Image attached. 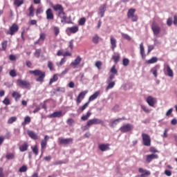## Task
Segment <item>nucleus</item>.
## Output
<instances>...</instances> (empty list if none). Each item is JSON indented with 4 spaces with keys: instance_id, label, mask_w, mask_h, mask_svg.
<instances>
[{
    "instance_id": "4c0bfd02",
    "label": "nucleus",
    "mask_w": 177,
    "mask_h": 177,
    "mask_svg": "<svg viewBox=\"0 0 177 177\" xmlns=\"http://www.w3.org/2000/svg\"><path fill=\"white\" fill-rule=\"evenodd\" d=\"M91 114L92 113H91V111H88L86 113V115H84L82 116L81 120L82 121H86V120H88L89 118V117H91Z\"/></svg>"
},
{
    "instance_id": "473e14b6",
    "label": "nucleus",
    "mask_w": 177,
    "mask_h": 177,
    "mask_svg": "<svg viewBox=\"0 0 177 177\" xmlns=\"http://www.w3.org/2000/svg\"><path fill=\"white\" fill-rule=\"evenodd\" d=\"M59 80V75L57 74H54L53 77L50 80L49 84L52 85L53 82H56Z\"/></svg>"
},
{
    "instance_id": "2f4dec72",
    "label": "nucleus",
    "mask_w": 177,
    "mask_h": 177,
    "mask_svg": "<svg viewBox=\"0 0 177 177\" xmlns=\"http://www.w3.org/2000/svg\"><path fill=\"white\" fill-rule=\"evenodd\" d=\"M31 150H32V153L35 154V156H38V154H39V150L38 149L37 145L31 147Z\"/></svg>"
},
{
    "instance_id": "680f3d73",
    "label": "nucleus",
    "mask_w": 177,
    "mask_h": 177,
    "mask_svg": "<svg viewBox=\"0 0 177 177\" xmlns=\"http://www.w3.org/2000/svg\"><path fill=\"white\" fill-rule=\"evenodd\" d=\"M149 151L151 153H158V150L157 149H156V147H150Z\"/></svg>"
},
{
    "instance_id": "338daca9",
    "label": "nucleus",
    "mask_w": 177,
    "mask_h": 177,
    "mask_svg": "<svg viewBox=\"0 0 177 177\" xmlns=\"http://www.w3.org/2000/svg\"><path fill=\"white\" fill-rule=\"evenodd\" d=\"M153 49H154V46H153V45L148 46L147 55H149L150 53V52H151V50H153Z\"/></svg>"
},
{
    "instance_id": "6e6552de",
    "label": "nucleus",
    "mask_w": 177,
    "mask_h": 177,
    "mask_svg": "<svg viewBox=\"0 0 177 177\" xmlns=\"http://www.w3.org/2000/svg\"><path fill=\"white\" fill-rule=\"evenodd\" d=\"M19 31V25L17 24H13L7 31L6 34L8 35H15L16 32Z\"/></svg>"
},
{
    "instance_id": "bb28decb",
    "label": "nucleus",
    "mask_w": 177,
    "mask_h": 177,
    "mask_svg": "<svg viewBox=\"0 0 177 177\" xmlns=\"http://www.w3.org/2000/svg\"><path fill=\"white\" fill-rule=\"evenodd\" d=\"M165 70H166L167 75H168V77H170L171 78L174 77V71L171 69V66H169V65H167Z\"/></svg>"
},
{
    "instance_id": "1a4fd4ad",
    "label": "nucleus",
    "mask_w": 177,
    "mask_h": 177,
    "mask_svg": "<svg viewBox=\"0 0 177 177\" xmlns=\"http://www.w3.org/2000/svg\"><path fill=\"white\" fill-rule=\"evenodd\" d=\"M132 129H133V126L129 123L126 124L120 128V132H122V133H126V132H130V131H132Z\"/></svg>"
},
{
    "instance_id": "aec40b11",
    "label": "nucleus",
    "mask_w": 177,
    "mask_h": 177,
    "mask_svg": "<svg viewBox=\"0 0 177 177\" xmlns=\"http://www.w3.org/2000/svg\"><path fill=\"white\" fill-rule=\"evenodd\" d=\"M82 60V58H81L80 56H77L76 59L74 60V62L71 63V66H72V67H74V68H75V67H77V66H78V64L81 63Z\"/></svg>"
},
{
    "instance_id": "0e129e2a",
    "label": "nucleus",
    "mask_w": 177,
    "mask_h": 177,
    "mask_svg": "<svg viewBox=\"0 0 177 177\" xmlns=\"http://www.w3.org/2000/svg\"><path fill=\"white\" fill-rule=\"evenodd\" d=\"M34 55H35V57H39V56H41V50H36Z\"/></svg>"
},
{
    "instance_id": "6ab92c4d",
    "label": "nucleus",
    "mask_w": 177,
    "mask_h": 177,
    "mask_svg": "<svg viewBox=\"0 0 177 177\" xmlns=\"http://www.w3.org/2000/svg\"><path fill=\"white\" fill-rule=\"evenodd\" d=\"M98 149L101 151H107V150H110V144H100Z\"/></svg>"
},
{
    "instance_id": "864d4df0",
    "label": "nucleus",
    "mask_w": 177,
    "mask_h": 177,
    "mask_svg": "<svg viewBox=\"0 0 177 177\" xmlns=\"http://www.w3.org/2000/svg\"><path fill=\"white\" fill-rule=\"evenodd\" d=\"M122 38L127 39V41H131V37L126 33H121Z\"/></svg>"
},
{
    "instance_id": "c756f323",
    "label": "nucleus",
    "mask_w": 177,
    "mask_h": 177,
    "mask_svg": "<svg viewBox=\"0 0 177 177\" xmlns=\"http://www.w3.org/2000/svg\"><path fill=\"white\" fill-rule=\"evenodd\" d=\"M158 62V58L156 57H153L151 59L147 60V64H154V63H157Z\"/></svg>"
},
{
    "instance_id": "412c9836",
    "label": "nucleus",
    "mask_w": 177,
    "mask_h": 177,
    "mask_svg": "<svg viewBox=\"0 0 177 177\" xmlns=\"http://www.w3.org/2000/svg\"><path fill=\"white\" fill-rule=\"evenodd\" d=\"M19 151L22 153L28 150V142H25L19 147Z\"/></svg>"
},
{
    "instance_id": "7ed1b4c3",
    "label": "nucleus",
    "mask_w": 177,
    "mask_h": 177,
    "mask_svg": "<svg viewBox=\"0 0 177 177\" xmlns=\"http://www.w3.org/2000/svg\"><path fill=\"white\" fill-rule=\"evenodd\" d=\"M30 74H34L35 77H38L36 79L37 82H44L46 73L41 70L29 71Z\"/></svg>"
},
{
    "instance_id": "58836bf2",
    "label": "nucleus",
    "mask_w": 177,
    "mask_h": 177,
    "mask_svg": "<svg viewBox=\"0 0 177 177\" xmlns=\"http://www.w3.org/2000/svg\"><path fill=\"white\" fill-rule=\"evenodd\" d=\"M115 85V82H111L109 83L108 86L106 88V91H109V89H113Z\"/></svg>"
},
{
    "instance_id": "f8f14e48",
    "label": "nucleus",
    "mask_w": 177,
    "mask_h": 177,
    "mask_svg": "<svg viewBox=\"0 0 177 177\" xmlns=\"http://www.w3.org/2000/svg\"><path fill=\"white\" fill-rule=\"evenodd\" d=\"M88 93V91H84L79 93L78 96L76 98L77 104H80L82 102L83 99H85V96Z\"/></svg>"
},
{
    "instance_id": "cd10ccee",
    "label": "nucleus",
    "mask_w": 177,
    "mask_h": 177,
    "mask_svg": "<svg viewBox=\"0 0 177 177\" xmlns=\"http://www.w3.org/2000/svg\"><path fill=\"white\" fill-rule=\"evenodd\" d=\"M28 135L29 138H31V139H33V140H38V135H37V133L32 131H28Z\"/></svg>"
},
{
    "instance_id": "37998d69",
    "label": "nucleus",
    "mask_w": 177,
    "mask_h": 177,
    "mask_svg": "<svg viewBox=\"0 0 177 177\" xmlns=\"http://www.w3.org/2000/svg\"><path fill=\"white\" fill-rule=\"evenodd\" d=\"M55 92H61L62 93H64L66 92V88L64 87H57L55 89Z\"/></svg>"
},
{
    "instance_id": "393cba45",
    "label": "nucleus",
    "mask_w": 177,
    "mask_h": 177,
    "mask_svg": "<svg viewBox=\"0 0 177 177\" xmlns=\"http://www.w3.org/2000/svg\"><path fill=\"white\" fill-rule=\"evenodd\" d=\"M106 6H107V4H102V6H100V8H99L100 12H99V14L101 15V17H104V12H106Z\"/></svg>"
},
{
    "instance_id": "9d476101",
    "label": "nucleus",
    "mask_w": 177,
    "mask_h": 177,
    "mask_svg": "<svg viewBox=\"0 0 177 177\" xmlns=\"http://www.w3.org/2000/svg\"><path fill=\"white\" fill-rule=\"evenodd\" d=\"M48 140H49V136H45L44 139H43L41 142V154H44V152L46 149V146L48 145Z\"/></svg>"
},
{
    "instance_id": "603ef678",
    "label": "nucleus",
    "mask_w": 177,
    "mask_h": 177,
    "mask_svg": "<svg viewBox=\"0 0 177 177\" xmlns=\"http://www.w3.org/2000/svg\"><path fill=\"white\" fill-rule=\"evenodd\" d=\"M122 63H123V66H124V67H127V66L129 65V59L127 58H124L122 60Z\"/></svg>"
},
{
    "instance_id": "69168bd1",
    "label": "nucleus",
    "mask_w": 177,
    "mask_h": 177,
    "mask_svg": "<svg viewBox=\"0 0 177 177\" xmlns=\"http://www.w3.org/2000/svg\"><path fill=\"white\" fill-rule=\"evenodd\" d=\"M10 75L11 77H16V76L17 75V74H16V71H15V69L11 70V71H10Z\"/></svg>"
},
{
    "instance_id": "e433bc0d",
    "label": "nucleus",
    "mask_w": 177,
    "mask_h": 177,
    "mask_svg": "<svg viewBox=\"0 0 177 177\" xmlns=\"http://www.w3.org/2000/svg\"><path fill=\"white\" fill-rule=\"evenodd\" d=\"M93 44H99L100 41H102V39L97 35H95L92 39Z\"/></svg>"
},
{
    "instance_id": "774afa93",
    "label": "nucleus",
    "mask_w": 177,
    "mask_h": 177,
    "mask_svg": "<svg viewBox=\"0 0 177 177\" xmlns=\"http://www.w3.org/2000/svg\"><path fill=\"white\" fill-rule=\"evenodd\" d=\"M165 175H166L167 176H171L172 175V171H171L170 170L166 169L165 171Z\"/></svg>"
},
{
    "instance_id": "c85d7f7f",
    "label": "nucleus",
    "mask_w": 177,
    "mask_h": 177,
    "mask_svg": "<svg viewBox=\"0 0 177 177\" xmlns=\"http://www.w3.org/2000/svg\"><path fill=\"white\" fill-rule=\"evenodd\" d=\"M31 122V118L30 116H26L24 118V121L21 123L22 127H26V125Z\"/></svg>"
},
{
    "instance_id": "c03bdc74",
    "label": "nucleus",
    "mask_w": 177,
    "mask_h": 177,
    "mask_svg": "<svg viewBox=\"0 0 177 177\" xmlns=\"http://www.w3.org/2000/svg\"><path fill=\"white\" fill-rule=\"evenodd\" d=\"M95 67H97V68L98 70H102V66H103V64L102 63V62L100 61H97L95 62Z\"/></svg>"
},
{
    "instance_id": "20e7f679",
    "label": "nucleus",
    "mask_w": 177,
    "mask_h": 177,
    "mask_svg": "<svg viewBox=\"0 0 177 177\" xmlns=\"http://www.w3.org/2000/svg\"><path fill=\"white\" fill-rule=\"evenodd\" d=\"M74 142V139L69 138H58V143L62 146H68L69 145H73Z\"/></svg>"
},
{
    "instance_id": "09e8293b",
    "label": "nucleus",
    "mask_w": 177,
    "mask_h": 177,
    "mask_svg": "<svg viewBox=\"0 0 177 177\" xmlns=\"http://www.w3.org/2000/svg\"><path fill=\"white\" fill-rule=\"evenodd\" d=\"M46 38V33H41L38 41H44Z\"/></svg>"
},
{
    "instance_id": "13d9d810",
    "label": "nucleus",
    "mask_w": 177,
    "mask_h": 177,
    "mask_svg": "<svg viewBox=\"0 0 177 177\" xmlns=\"http://www.w3.org/2000/svg\"><path fill=\"white\" fill-rule=\"evenodd\" d=\"M66 124H68L69 127H73V124H74V120L73 118L68 119Z\"/></svg>"
},
{
    "instance_id": "c9c22d12",
    "label": "nucleus",
    "mask_w": 177,
    "mask_h": 177,
    "mask_svg": "<svg viewBox=\"0 0 177 177\" xmlns=\"http://www.w3.org/2000/svg\"><path fill=\"white\" fill-rule=\"evenodd\" d=\"M23 3H24V0H14V5H15L17 8H20Z\"/></svg>"
},
{
    "instance_id": "052dcab7",
    "label": "nucleus",
    "mask_w": 177,
    "mask_h": 177,
    "mask_svg": "<svg viewBox=\"0 0 177 177\" xmlns=\"http://www.w3.org/2000/svg\"><path fill=\"white\" fill-rule=\"evenodd\" d=\"M41 13H44V9H42V7L38 8L36 10L37 16H38V15H41Z\"/></svg>"
},
{
    "instance_id": "ddd939ff",
    "label": "nucleus",
    "mask_w": 177,
    "mask_h": 177,
    "mask_svg": "<svg viewBox=\"0 0 177 177\" xmlns=\"http://www.w3.org/2000/svg\"><path fill=\"white\" fill-rule=\"evenodd\" d=\"M138 172H140V177H147V176H150V175H151V172L147 169H145L142 167H140L138 169Z\"/></svg>"
},
{
    "instance_id": "4be33fe9",
    "label": "nucleus",
    "mask_w": 177,
    "mask_h": 177,
    "mask_svg": "<svg viewBox=\"0 0 177 177\" xmlns=\"http://www.w3.org/2000/svg\"><path fill=\"white\" fill-rule=\"evenodd\" d=\"M110 41H111V48L113 52H114L115 49L117 48V39H115V38L111 36Z\"/></svg>"
},
{
    "instance_id": "dca6fc26",
    "label": "nucleus",
    "mask_w": 177,
    "mask_h": 177,
    "mask_svg": "<svg viewBox=\"0 0 177 177\" xmlns=\"http://www.w3.org/2000/svg\"><path fill=\"white\" fill-rule=\"evenodd\" d=\"M157 158H158V155L152 153L150 155H147L146 161L147 162L150 163L151 161H153V160H156Z\"/></svg>"
},
{
    "instance_id": "7c9ffc66",
    "label": "nucleus",
    "mask_w": 177,
    "mask_h": 177,
    "mask_svg": "<svg viewBox=\"0 0 177 177\" xmlns=\"http://www.w3.org/2000/svg\"><path fill=\"white\" fill-rule=\"evenodd\" d=\"M68 30L72 34H75V32H78V30H80V28H78V26H75L71 28H68Z\"/></svg>"
},
{
    "instance_id": "4468645a",
    "label": "nucleus",
    "mask_w": 177,
    "mask_h": 177,
    "mask_svg": "<svg viewBox=\"0 0 177 177\" xmlns=\"http://www.w3.org/2000/svg\"><path fill=\"white\" fill-rule=\"evenodd\" d=\"M147 102L151 107H154L155 104L157 103V100L152 96H148L147 97Z\"/></svg>"
},
{
    "instance_id": "bf43d9fd",
    "label": "nucleus",
    "mask_w": 177,
    "mask_h": 177,
    "mask_svg": "<svg viewBox=\"0 0 177 177\" xmlns=\"http://www.w3.org/2000/svg\"><path fill=\"white\" fill-rule=\"evenodd\" d=\"M141 109L145 111V113H150V109H149L145 105H141Z\"/></svg>"
},
{
    "instance_id": "72a5a7b5",
    "label": "nucleus",
    "mask_w": 177,
    "mask_h": 177,
    "mask_svg": "<svg viewBox=\"0 0 177 177\" xmlns=\"http://www.w3.org/2000/svg\"><path fill=\"white\" fill-rule=\"evenodd\" d=\"M15 152L13 153H7L6 155V160H15Z\"/></svg>"
},
{
    "instance_id": "b1692460",
    "label": "nucleus",
    "mask_w": 177,
    "mask_h": 177,
    "mask_svg": "<svg viewBox=\"0 0 177 177\" xmlns=\"http://www.w3.org/2000/svg\"><path fill=\"white\" fill-rule=\"evenodd\" d=\"M140 53L142 60H146V54H145V46H143V43L140 44Z\"/></svg>"
},
{
    "instance_id": "4d7b16f0",
    "label": "nucleus",
    "mask_w": 177,
    "mask_h": 177,
    "mask_svg": "<svg viewBox=\"0 0 177 177\" xmlns=\"http://www.w3.org/2000/svg\"><path fill=\"white\" fill-rule=\"evenodd\" d=\"M3 104H6V106H9V104H10V100H9V98H8V97H6L3 100Z\"/></svg>"
},
{
    "instance_id": "a18cd8bd",
    "label": "nucleus",
    "mask_w": 177,
    "mask_h": 177,
    "mask_svg": "<svg viewBox=\"0 0 177 177\" xmlns=\"http://www.w3.org/2000/svg\"><path fill=\"white\" fill-rule=\"evenodd\" d=\"M6 48H8V41H4L1 43V50H6Z\"/></svg>"
},
{
    "instance_id": "5701e85b",
    "label": "nucleus",
    "mask_w": 177,
    "mask_h": 177,
    "mask_svg": "<svg viewBox=\"0 0 177 177\" xmlns=\"http://www.w3.org/2000/svg\"><path fill=\"white\" fill-rule=\"evenodd\" d=\"M160 65L157 64L151 69V73H152L155 78H157V75H158L157 73L158 72V70H160Z\"/></svg>"
},
{
    "instance_id": "e2e57ef3",
    "label": "nucleus",
    "mask_w": 177,
    "mask_h": 177,
    "mask_svg": "<svg viewBox=\"0 0 177 177\" xmlns=\"http://www.w3.org/2000/svg\"><path fill=\"white\" fill-rule=\"evenodd\" d=\"M111 73L112 74H117V73H118V71L115 69V66H112V68H111Z\"/></svg>"
},
{
    "instance_id": "ea45409f",
    "label": "nucleus",
    "mask_w": 177,
    "mask_h": 177,
    "mask_svg": "<svg viewBox=\"0 0 177 177\" xmlns=\"http://www.w3.org/2000/svg\"><path fill=\"white\" fill-rule=\"evenodd\" d=\"M16 121H17V117L12 116L8 119V124H13V122H16Z\"/></svg>"
},
{
    "instance_id": "a211bd4d",
    "label": "nucleus",
    "mask_w": 177,
    "mask_h": 177,
    "mask_svg": "<svg viewBox=\"0 0 177 177\" xmlns=\"http://www.w3.org/2000/svg\"><path fill=\"white\" fill-rule=\"evenodd\" d=\"M62 115H64V114H63V112H62V111H55V112H53V113H51L50 115V118H60V117H62Z\"/></svg>"
},
{
    "instance_id": "f257e3e1",
    "label": "nucleus",
    "mask_w": 177,
    "mask_h": 177,
    "mask_svg": "<svg viewBox=\"0 0 177 177\" xmlns=\"http://www.w3.org/2000/svg\"><path fill=\"white\" fill-rule=\"evenodd\" d=\"M53 9L56 12V15L57 17L61 19V23L66 24V20H67V15L64 12V8L61 4H56L53 6Z\"/></svg>"
},
{
    "instance_id": "8fccbe9b",
    "label": "nucleus",
    "mask_w": 177,
    "mask_h": 177,
    "mask_svg": "<svg viewBox=\"0 0 177 177\" xmlns=\"http://www.w3.org/2000/svg\"><path fill=\"white\" fill-rule=\"evenodd\" d=\"M66 62V57H64L62 59H61V61L59 62H57L56 65L59 67L60 66H62V64H64L65 62Z\"/></svg>"
},
{
    "instance_id": "2eb2a0df",
    "label": "nucleus",
    "mask_w": 177,
    "mask_h": 177,
    "mask_svg": "<svg viewBox=\"0 0 177 177\" xmlns=\"http://www.w3.org/2000/svg\"><path fill=\"white\" fill-rule=\"evenodd\" d=\"M46 15L47 20H53V19H55V15H53V11L51 10V8L46 10Z\"/></svg>"
},
{
    "instance_id": "f03ea898",
    "label": "nucleus",
    "mask_w": 177,
    "mask_h": 177,
    "mask_svg": "<svg viewBox=\"0 0 177 177\" xmlns=\"http://www.w3.org/2000/svg\"><path fill=\"white\" fill-rule=\"evenodd\" d=\"M103 124V120L98 118L90 119L87 121L86 124L82 127V131H88L92 125H99Z\"/></svg>"
},
{
    "instance_id": "6e6d98bb",
    "label": "nucleus",
    "mask_w": 177,
    "mask_h": 177,
    "mask_svg": "<svg viewBox=\"0 0 177 177\" xmlns=\"http://www.w3.org/2000/svg\"><path fill=\"white\" fill-rule=\"evenodd\" d=\"M124 120H126L125 119V117H122V118H118L115 120H113L111 123L112 125H114V124H115V122H120V121H122Z\"/></svg>"
},
{
    "instance_id": "0eeeda50",
    "label": "nucleus",
    "mask_w": 177,
    "mask_h": 177,
    "mask_svg": "<svg viewBox=\"0 0 177 177\" xmlns=\"http://www.w3.org/2000/svg\"><path fill=\"white\" fill-rule=\"evenodd\" d=\"M151 28L153 32V35H155L156 36L158 35V34L161 32V27H160V26H158V24H156V21L152 22Z\"/></svg>"
},
{
    "instance_id": "9b49d317",
    "label": "nucleus",
    "mask_w": 177,
    "mask_h": 177,
    "mask_svg": "<svg viewBox=\"0 0 177 177\" xmlns=\"http://www.w3.org/2000/svg\"><path fill=\"white\" fill-rule=\"evenodd\" d=\"M17 84L20 88H30V82L21 79L17 80Z\"/></svg>"
},
{
    "instance_id": "49530a36",
    "label": "nucleus",
    "mask_w": 177,
    "mask_h": 177,
    "mask_svg": "<svg viewBox=\"0 0 177 177\" xmlns=\"http://www.w3.org/2000/svg\"><path fill=\"white\" fill-rule=\"evenodd\" d=\"M89 106V102H86L82 106H80L79 108V110H80V111H84V110H85L86 109V107H88Z\"/></svg>"
},
{
    "instance_id": "5fc2aeb1",
    "label": "nucleus",
    "mask_w": 177,
    "mask_h": 177,
    "mask_svg": "<svg viewBox=\"0 0 177 177\" xmlns=\"http://www.w3.org/2000/svg\"><path fill=\"white\" fill-rule=\"evenodd\" d=\"M27 166L26 165H23L22 167H21L19 169V172H27Z\"/></svg>"
},
{
    "instance_id": "79ce46f5",
    "label": "nucleus",
    "mask_w": 177,
    "mask_h": 177,
    "mask_svg": "<svg viewBox=\"0 0 177 177\" xmlns=\"http://www.w3.org/2000/svg\"><path fill=\"white\" fill-rule=\"evenodd\" d=\"M48 68L50 71H55V68L53 67V63L51 61L48 62Z\"/></svg>"
},
{
    "instance_id": "39448f33",
    "label": "nucleus",
    "mask_w": 177,
    "mask_h": 177,
    "mask_svg": "<svg viewBox=\"0 0 177 177\" xmlns=\"http://www.w3.org/2000/svg\"><path fill=\"white\" fill-rule=\"evenodd\" d=\"M142 138L144 146H151V138H150V136L149 134L142 133Z\"/></svg>"
},
{
    "instance_id": "3c124183",
    "label": "nucleus",
    "mask_w": 177,
    "mask_h": 177,
    "mask_svg": "<svg viewBox=\"0 0 177 177\" xmlns=\"http://www.w3.org/2000/svg\"><path fill=\"white\" fill-rule=\"evenodd\" d=\"M113 60L114 61V62L115 64L118 63V62H120V55H113L112 57Z\"/></svg>"
},
{
    "instance_id": "a19ab883",
    "label": "nucleus",
    "mask_w": 177,
    "mask_h": 177,
    "mask_svg": "<svg viewBox=\"0 0 177 177\" xmlns=\"http://www.w3.org/2000/svg\"><path fill=\"white\" fill-rule=\"evenodd\" d=\"M53 31L55 37H57L58 34H60V28L57 26L53 27Z\"/></svg>"
},
{
    "instance_id": "f3484780",
    "label": "nucleus",
    "mask_w": 177,
    "mask_h": 177,
    "mask_svg": "<svg viewBox=\"0 0 177 177\" xmlns=\"http://www.w3.org/2000/svg\"><path fill=\"white\" fill-rule=\"evenodd\" d=\"M100 95V91H95L92 95H91L88 98V102L91 103V102H93V100H96L97 97Z\"/></svg>"
},
{
    "instance_id": "de8ad7c7",
    "label": "nucleus",
    "mask_w": 177,
    "mask_h": 177,
    "mask_svg": "<svg viewBox=\"0 0 177 177\" xmlns=\"http://www.w3.org/2000/svg\"><path fill=\"white\" fill-rule=\"evenodd\" d=\"M85 23H86V19L85 17H82L79 20V26H84Z\"/></svg>"
},
{
    "instance_id": "f704fd0d",
    "label": "nucleus",
    "mask_w": 177,
    "mask_h": 177,
    "mask_svg": "<svg viewBox=\"0 0 177 177\" xmlns=\"http://www.w3.org/2000/svg\"><path fill=\"white\" fill-rule=\"evenodd\" d=\"M29 14L28 15V17H34V6L30 5L28 8Z\"/></svg>"
},
{
    "instance_id": "a878e982",
    "label": "nucleus",
    "mask_w": 177,
    "mask_h": 177,
    "mask_svg": "<svg viewBox=\"0 0 177 177\" xmlns=\"http://www.w3.org/2000/svg\"><path fill=\"white\" fill-rule=\"evenodd\" d=\"M12 96L15 100V102H19L21 98V94L17 91H12Z\"/></svg>"
},
{
    "instance_id": "423d86ee",
    "label": "nucleus",
    "mask_w": 177,
    "mask_h": 177,
    "mask_svg": "<svg viewBox=\"0 0 177 177\" xmlns=\"http://www.w3.org/2000/svg\"><path fill=\"white\" fill-rule=\"evenodd\" d=\"M136 10L135 8H130L127 12V17L131 19V21H138V15H135Z\"/></svg>"
}]
</instances>
